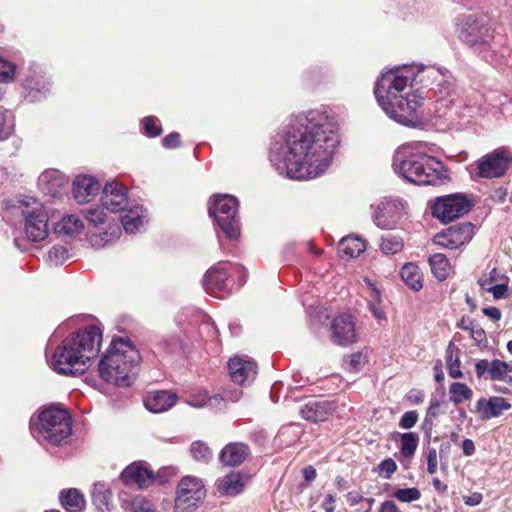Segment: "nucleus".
I'll return each mask as SVG.
<instances>
[{
  "instance_id": "nucleus-1",
  "label": "nucleus",
  "mask_w": 512,
  "mask_h": 512,
  "mask_svg": "<svg viewBox=\"0 0 512 512\" xmlns=\"http://www.w3.org/2000/svg\"><path fill=\"white\" fill-rule=\"evenodd\" d=\"M320 111L311 110L287 125L283 143H274L270 160L279 174L296 180L320 174Z\"/></svg>"
},
{
  "instance_id": "nucleus-2",
  "label": "nucleus",
  "mask_w": 512,
  "mask_h": 512,
  "mask_svg": "<svg viewBox=\"0 0 512 512\" xmlns=\"http://www.w3.org/2000/svg\"><path fill=\"white\" fill-rule=\"evenodd\" d=\"M418 82L416 66L404 65L384 73L378 79L374 94L388 117L405 126L415 127L422 120L419 108L424 97L418 90L400 95L408 86Z\"/></svg>"
},
{
  "instance_id": "nucleus-3",
  "label": "nucleus",
  "mask_w": 512,
  "mask_h": 512,
  "mask_svg": "<svg viewBox=\"0 0 512 512\" xmlns=\"http://www.w3.org/2000/svg\"><path fill=\"white\" fill-rule=\"evenodd\" d=\"M102 341V332L95 325L86 326L83 330L65 338L51 358V367L60 374L81 375L87 369V363L95 358Z\"/></svg>"
},
{
  "instance_id": "nucleus-4",
  "label": "nucleus",
  "mask_w": 512,
  "mask_h": 512,
  "mask_svg": "<svg viewBox=\"0 0 512 512\" xmlns=\"http://www.w3.org/2000/svg\"><path fill=\"white\" fill-rule=\"evenodd\" d=\"M460 38L482 59L495 66L503 64L510 54L504 37L495 33L485 16L463 15Z\"/></svg>"
},
{
  "instance_id": "nucleus-5",
  "label": "nucleus",
  "mask_w": 512,
  "mask_h": 512,
  "mask_svg": "<svg viewBox=\"0 0 512 512\" xmlns=\"http://www.w3.org/2000/svg\"><path fill=\"white\" fill-rule=\"evenodd\" d=\"M393 168L405 180L416 185H441L448 178L441 161L415 150L411 145H403L396 151Z\"/></svg>"
},
{
  "instance_id": "nucleus-6",
  "label": "nucleus",
  "mask_w": 512,
  "mask_h": 512,
  "mask_svg": "<svg viewBox=\"0 0 512 512\" xmlns=\"http://www.w3.org/2000/svg\"><path fill=\"white\" fill-rule=\"evenodd\" d=\"M138 350L127 340L114 339L98 365L99 375L106 382L129 386L137 374Z\"/></svg>"
},
{
  "instance_id": "nucleus-7",
  "label": "nucleus",
  "mask_w": 512,
  "mask_h": 512,
  "mask_svg": "<svg viewBox=\"0 0 512 512\" xmlns=\"http://www.w3.org/2000/svg\"><path fill=\"white\" fill-rule=\"evenodd\" d=\"M31 431L53 445H60L71 435L70 415L58 406L46 408L40 412L37 423H31Z\"/></svg>"
},
{
  "instance_id": "nucleus-8",
  "label": "nucleus",
  "mask_w": 512,
  "mask_h": 512,
  "mask_svg": "<svg viewBox=\"0 0 512 512\" xmlns=\"http://www.w3.org/2000/svg\"><path fill=\"white\" fill-rule=\"evenodd\" d=\"M24 218V232L32 242H40L48 236V210L41 202L34 198L19 201L15 207Z\"/></svg>"
},
{
  "instance_id": "nucleus-9",
  "label": "nucleus",
  "mask_w": 512,
  "mask_h": 512,
  "mask_svg": "<svg viewBox=\"0 0 512 512\" xmlns=\"http://www.w3.org/2000/svg\"><path fill=\"white\" fill-rule=\"evenodd\" d=\"M208 211L217 226L229 239L238 237V201L234 196L214 195L209 201Z\"/></svg>"
},
{
  "instance_id": "nucleus-10",
  "label": "nucleus",
  "mask_w": 512,
  "mask_h": 512,
  "mask_svg": "<svg viewBox=\"0 0 512 512\" xmlns=\"http://www.w3.org/2000/svg\"><path fill=\"white\" fill-rule=\"evenodd\" d=\"M371 208L374 224L385 230L394 229L406 213V203L398 198L385 197Z\"/></svg>"
},
{
  "instance_id": "nucleus-11",
  "label": "nucleus",
  "mask_w": 512,
  "mask_h": 512,
  "mask_svg": "<svg viewBox=\"0 0 512 512\" xmlns=\"http://www.w3.org/2000/svg\"><path fill=\"white\" fill-rule=\"evenodd\" d=\"M205 496L206 490L200 479L192 476L183 477L177 486L175 508L180 512H190Z\"/></svg>"
},
{
  "instance_id": "nucleus-12",
  "label": "nucleus",
  "mask_w": 512,
  "mask_h": 512,
  "mask_svg": "<svg viewBox=\"0 0 512 512\" xmlns=\"http://www.w3.org/2000/svg\"><path fill=\"white\" fill-rule=\"evenodd\" d=\"M472 203L463 195L452 194L439 197L432 205V215L443 223H449L468 213Z\"/></svg>"
},
{
  "instance_id": "nucleus-13",
  "label": "nucleus",
  "mask_w": 512,
  "mask_h": 512,
  "mask_svg": "<svg viewBox=\"0 0 512 512\" xmlns=\"http://www.w3.org/2000/svg\"><path fill=\"white\" fill-rule=\"evenodd\" d=\"M511 162L512 152L507 148L499 147L477 161L478 175L486 179L502 177Z\"/></svg>"
},
{
  "instance_id": "nucleus-14",
  "label": "nucleus",
  "mask_w": 512,
  "mask_h": 512,
  "mask_svg": "<svg viewBox=\"0 0 512 512\" xmlns=\"http://www.w3.org/2000/svg\"><path fill=\"white\" fill-rule=\"evenodd\" d=\"M339 124L334 114H328L327 110H322V173L324 168H327L336 154L340 144V137L338 134Z\"/></svg>"
},
{
  "instance_id": "nucleus-15",
  "label": "nucleus",
  "mask_w": 512,
  "mask_h": 512,
  "mask_svg": "<svg viewBox=\"0 0 512 512\" xmlns=\"http://www.w3.org/2000/svg\"><path fill=\"white\" fill-rule=\"evenodd\" d=\"M331 341L341 347H347L358 341L356 323L349 314H340L330 324Z\"/></svg>"
},
{
  "instance_id": "nucleus-16",
  "label": "nucleus",
  "mask_w": 512,
  "mask_h": 512,
  "mask_svg": "<svg viewBox=\"0 0 512 512\" xmlns=\"http://www.w3.org/2000/svg\"><path fill=\"white\" fill-rule=\"evenodd\" d=\"M474 235V226L470 222H464L450 226L445 231L434 237V243L448 249H457L468 243Z\"/></svg>"
},
{
  "instance_id": "nucleus-17",
  "label": "nucleus",
  "mask_w": 512,
  "mask_h": 512,
  "mask_svg": "<svg viewBox=\"0 0 512 512\" xmlns=\"http://www.w3.org/2000/svg\"><path fill=\"white\" fill-rule=\"evenodd\" d=\"M416 73L418 74V82L424 80V76L434 79L439 78L437 88L435 89L436 101L441 103L445 107H449L454 103V84L451 80L444 79V75L440 74L439 71H435L431 68H423L416 66Z\"/></svg>"
},
{
  "instance_id": "nucleus-18",
  "label": "nucleus",
  "mask_w": 512,
  "mask_h": 512,
  "mask_svg": "<svg viewBox=\"0 0 512 512\" xmlns=\"http://www.w3.org/2000/svg\"><path fill=\"white\" fill-rule=\"evenodd\" d=\"M128 203L126 188L116 181L107 182L101 196L102 206L111 212L123 211Z\"/></svg>"
},
{
  "instance_id": "nucleus-19",
  "label": "nucleus",
  "mask_w": 512,
  "mask_h": 512,
  "mask_svg": "<svg viewBox=\"0 0 512 512\" xmlns=\"http://www.w3.org/2000/svg\"><path fill=\"white\" fill-rule=\"evenodd\" d=\"M228 266L229 264L226 262H218L205 273L202 285L208 293L221 292L226 289V281L229 276Z\"/></svg>"
},
{
  "instance_id": "nucleus-20",
  "label": "nucleus",
  "mask_w": 512,
  "mask_h": 512,
  "mask_svg": "<svg viewBox=\"0 0 512 512\" xmlns=\"http://www.w3.org/2000/svg\"><path fill=\"white\" fill-rule=\"evenodd\" d=\"M228 369L234 383L243 385L256 376V363L242 357H234L228 362Z\"/></svg>"
},
{
  "instance_id": "nucleus-21",
  "label": "nucleus",
  "mask_w": 512,
  "mask_h": 512,
  "mask_svg": "<svg viewBox=\"0 0 512 512\" xmlns=\"http://www.w3.org/2000/svg\"><path fill=\"white\" fill-rule=\"evenodd\" d=\"M121 479L127 485L137 484L139 488H146L153 483L154 474L143 463L134 462L123 470Z\"/></svg>"
},
{
  "instance_id": "nucleus-22",
  "label": "nucleus",
  "mask_w": 512,
  "mask_h": 512,
  "mask_svg": "<svg viewBox=\"0 0 512 512\" xmlns=\"http://www.w3.org/2000/svg\"><path fill=\"white\" fill-rule=\"evenodd\" d=\"M511 408V404L503 397L480 398L476 402V410L481 420L499 417Z\"/></svg>"
},
{
  "instance_id": "nucleus-23",
  "label": "nucleus",
  "mask_w": 512,
  "mask_h": 512,
  "mask_svg": "<svg viewBox=\"0 0 512 512\" xmlns=\"http://www.w3.org/2000/svg\"><path fill=\"white\" fill-rule=\"evenodd\" d=\"M178 396L167 390L148 392L145 399V407L153 413H161L175 405Z\"/></svg>"
},
{
  "instance_id": "nucleus-24",
  "label": "nucleus",
  "mask_w": 512,
  "mask_h": 512,
  "mask_svg": "<svg viewBox=\"0 0 512 512\" xmlns=\"http://www.w3.org/2000/svg\"><path fill=\"white\" fill-rule=\"evenodd\" d=\"M100 189V184L91 176H78L73 182L72 193L75 200L82 204L89 202Z\"/></svg>"
},
{
  "instance_id": "nucleus-25",
  "label": "nucleus",
  "mask_w": 512,
  "mask_h": 512,
  "mask_svg": "<svg viewBox=\"0 0 512 512\" xmlns=\"http://www.w3.org/2000/svg\"><path fill=\"white\" fill-rule=\"evenodd\" d=\"M250 453L248 445L242 442L227 444L220 452L219 461L225 466H239Z\"/></svg>"
},
{
  "instance_id": "nucleus-26",
  "label": "nucleus",
  "mask_w": 512,
  "mask_h": 512,
  "mask_svg": "<svg viewBox=\"0 0 512 512\" xmlns=\"http://www.w3.org/2000/svg\"><path fill=\"white\" fill-rule=\"evenodd\" d=\"M38 182L44 193L52 198H60L62 196L61 188L67 183V179L59 171L49 170L39 176Z\"/></svg>"
},
{
  "instance_id": "nucleus-27",
  "label": "nucleus",
  "mask_w": 512,
  "mask_h": 512,
  "mask_svg": "<svg viewBox=\"0 0 512 512\" xmlns=\"http://www.w3.org/2000/svg\"><path fill=\"white\" fill-rule=\"evenodd\" d=\"M246 481V475L240 472H231L218 481L217 489L221 494L236 496L243 491Z\"/></svg>"
},
{
  "instance_id": "nucleus-28",
  "label": "nucleus",
  "mask_w": 512,
  "mask_h": 512,
  "mask_svg": "<svg viewBox=\"0 0 512 512\" xmlns=\"http://www.w3.org/2000/svg\"><path fill=\"white\" fill-rule=\"evenodd\" d=\"M365 249V241L358 236L344 237L338 244L339 255L347 259L358 257Z\"/></svg>"
},
{
  "instance_id": "nucleus-29",
  "label": "nucleus",
  "mask_w": 512,
  "mask_h": 512,
  "mask_svg": "<svg viewBox=\"0 0 512 512\" xmlns=\"http://www.w3.org/2000/svg\"><path fill=\"white\" fill-rule=\"evenodd\" d=\"M60 501L68 512H79L85 506L84 496L75 488L62 491L60 494Z\"/></svg>"
},
{
  "instance_id": "nucleus-30",
  "label": "nucleus",
  "mask_w": 512,
  "mask_h": 512,
  "mask_svg": "<svg viewBox=\"0 0 512 512\" xmlns=\"http://www.w3.org/2000/svg\"><path fill=\"white\" fill-rule=\"evenodd\" d=\"M429 265L433 275L440 281L447 279L451 273L448 258L442 253H436L429 257Z\"/></svg>"
},
{
  "instance_id": "nucleus-31",
  "label": "nucleus",
  "mask_w": 512,
  "mask_h": 512,
  "mask_svg": "<svg viewBox=\"0 0 512 512\" xmlns=\"http://www.w3.org/2000/svg\"><path fill=\"white\" fill-rule=\"evenodd\" d=\"M400 275L405 284L412 290L419 291L423 287L421 272L416 265L412 263L405 264L400 271Z\"/></svg>"
},
{
  "instance_id": "nucleus-32",
  "label": "nucleus",
  "mask_w": 512,
  "mask_h": 512,
  "mask_svg": "<svg viewBox=\"0 0 512 512\" xmlns=\"http://www.w3.org/2000/svg\"><path fill=\"white\" fill-rule=\"evenodd\" d=\"M54 229L59 234L73 236L83 229V223L77 216L68 215L57 222Z\"/></svg>"
},
{
  "instance_id": "nucleus-33",
  "label": "nucleus",
  "mask_w": 512,
  "mask_h": 512,
  "mask_svg": "<svg viewBox=\"0 0 512 512\" xmlns=\"http://www.w3.org/2000/svg\"><path fill=\"white\" fill-rule=\"evenodd\" d=\"M142 209H130L128 212L121 216V223L127 233H134L140 229L144 223V216L140 213Z\"/></svg>"
},
{
  "instance_id": "nucleus-34",
  "label": "nucleus",
  "mask_w": 512,
  "mask_h": 512,
  "mask_svg": "<svg viewBox=\"0 0 512 512\" xmlns=\"http://www.w3.org/2000/svg\"><path fill=\"white\" fill-rule=\"evenodd\" d=\"M446 368L450 377L454 379H460L463 377V373L460 369L461 361L459 358V350L454 349L451 343L446 349Z\"/></svg>"
},
{
  "instance_id": "nucleus-35",
  "label": "nucleus",
  "mask_w": 512,
  "mask_h": 512,
  "mask_svg": "<svg viewBox=\"0 0 512 512\" xmlns=\"http://www.w3.org/2000/svg\"><path fill=\"white\" fill-rule=\"evenodd\" d=\"M379 247L385 255H393L402 251L404 241L399 235L386 234L381 237Z\"/></svg>"
},
{
  "instance_id": "nucleus-36",
  "label": "nucleus",
  "mask_w": 512,
  "mask_h": 512,
  "mask_svg": "<svg viewBox=\"0 0 512 512\" xmlns=\"http://www.w3.org/2000/svg\"><path fill=\"white\" fill-rule=\"evenodd\" d=\"M472 396V389L465 383L453 382L449 387V399L455 405L470 400Z\"/></svg>"
},
{
  "instance_id": "nucleus-37",
  "label": "nucleus",
  "mask_w": 512,
  "mask_h": 512,
  "mask_svg": "<svg viewBox=\"0 0 512 512\" xmlns=\"http://www.w3.org/2000/svg\"><path fill=\"white\" fill-rule=\"evenodd\" d=\"M366 363V355L362 351H357L344 356L342 361L343 368L350 373H358Z\"/></svg>"
},
{
  "instance_id": "nucleus-38",
  "label": "nucleus",
  "mask_w": 512,
  "mask_h": 512,
  "mask_svg": "<svg viewBox=\"0 0 512 512\" xmlns=\"http://www.w3.org/2000/svg\"><path fill=\"white\" fill-rule=\"evenodd\" d=\"M110 491L105 487L104 484H95L92 490V501L98 510L104 511V508L108 507L110 499Z\"/></svg>"
},
{
  "instance_id": "nucleus-39",
  "label": "nucleus",
  "mask_w": 512,
  "mask_h": 512,
  "mask_svg": "<svg viewBox=\"0 0 512 512\" xmlns=\"http://www.w3.org/2000/svg\"><path fill=\"white\" fill-rule=\"evenodd\" d=\"M319 299L317 295L306 293L303 296L302 304L307 309V316L312 324H317L320 311L318 309Z\"/></svg>"
},
{
  "instance_id": "nucleus-40",
  "label": "nucleus",
  "mask_w": 512,
  "mask_h": 512,
  "mask_svg": "<svg viewBox=\"0 0 512 512\" xmlns=\"http://www.w3.org/2000/svg\"><path fill=\"white\" fill-rule=\"evenodd\" d=\"M419 437L414 432L401 435V453L405 457H411L418 447Z\"/></svg>"
},
{
  "instance_id": "nucleus-41",
  "label": "nucleus",
  "mask_w": 512,
  "mask_h": 512,
  "mask_svg": "<svg viewBox=\"0 0 512 512\" xmlns=\"http://www.w3.org/2000/svg\"><path fill=\"white\" fill-rule=\"evenodd\" d=\"M191 454L196 461L208 463L212 457V450L202 441H195L190 447Z\"/></svg>"
},
{
  "instance_id": "nucleus-42",
  "label": "nucleus",
  "mask_w": 512,
  "mask_h": 512,
  "mask_svg": "<svg viewBox=\"0 0 512 512\" xmlns=\"http://www.w3.org/2000/svg\"><path fill=\"white\" fill-rule=\"evenodd\" d=\"M490 379L512 383V376H507V362L499 359L491 361Z\"/></svg>"
},
{
  "instance_id": "nucleus-43",
  "label": "nucleus",
  "mask_w": 512,
  "mask_h": 512,
  "mask_svg": "<svg viewBox=\"0 0 512 512\" xmlns=\"http://www.w3.org/2000/svg\"><path fill=\"white\" fill-rule=\"evenodd\" d=\"M105 208L101 206L91 207L82 211L85 219L92 225L98 226L105 222L106 213Z\"/></svg>"
},
{
  "instance_id": "nucleus-44",
  "label": "nucleus",
  "mask_w": 512,
  "mask_h": 512,
  "mask_svg": "<svg viewBox=\"0 0 512 512\" xmlns=\"http://www.w3.org/2000/svg\"><path fill=\"white\" fill-rule=\"evenodd\" d=\"M320 403L316 399L308 401L305 406L301 409L302 417L308 421L317 423L319 420Z\"/></svg>"
},
{
  "instance_id": "nucleus-45",
  "label": "nucleus",
  "mask_w": 512,
  "mask_h": 512,
  "mask_svg": "<svg viewBox=\"0 0 512 512\" xmlns=\"http://www.w3.org/2000/svg\"><path fill=\"white\" fill-rule=\"evenodd\" d=\"M68 258V249L63 245H55L48 252L49 261L55 265L62 264Z\"/></svg>"
},
{
  "instance_id": "nucleus-46",
  "label": "nucleus",
  "mask_w": 512,
  "mask_h": 512,
  "mask_svg": "<svg viewBox=\"0 0 512 512\" xmlns=\"http://www.w3.org/2000/svg\"><path fill=\"white\" fill-rule=\"evenodd\" d=\"M394 497L401 502L410 503V502L420 499L421 493H420L419 489H417L415 487L403 488V489H398L397 491H395Z\"/></svg>"
},
{
  "instance_id": "nucleus-47",
  "label": "nucleus",
  "mask_w": 512,
  "mask_h": 512,
  "mask_svg": "<svg viewBox=\"0 0 512 512\" xmlns=\"http://www.w3.org/2000/svg\"><path fill=\"white\" fill-rule=\"evenodd\" d=\"M15 74V65L0 57V83L12 81Z\"/></svg>"
},
{
  "instance_id": "nucleus-48",
  "label": "nucleus",
  "mask_w": 512,
  "mask_h": 512,
  "mask_svg": "<svg viewBox=\"0 0 512 512\" xmlns=\"http://www.w3.org/2000/svg\"><path fill=\"white\" fill-rule=\"evenodd\" d=\"M158 120L156 117L149 116L144 120L145 133L149 137H157L162 133V128L157 124Z\"/></svg>"
},
{
  "instance_id": "nucleus-49",
  "label": "nucleus",
  "mask_w": 512,
  "mask_h": 512,
  "mask_svg": "<svg viewBox=\"0 0 512 512\" xmlns=\"http://www.w3.org/2000/svg\"><path fill=\"white\" fill-rule=\"evenodd\" d=\"M426 462H427V472L431 475L437 472L438 467V456L437 451L433 447H428L426 449Z\"/></svg>"
},
{
  "instance_id": "nucleus-50",
  "label": "nucleus",
  "mask_w": 512,
  "mask_h": 512,
  "mask_svg": "<svg viewBox=\"0 0 512 512\" xmlns=\"http://www.w3.org/2000/svg\"><path fill=\"white\" fill-rule=\"evenodd\" d=\"M468 331L470 332V336L478 344L486 342V340H487L486 333L480 325L474 323L473 321H469V330Z\"/></svg>"
},
{
  "instance_id": "nucleus-51",
  "label": "nucleus",
  "mask_w": 512,
  "mask_h": 512,
  "mask_svg": "<svg viewBox=\"0 0 512 512\" xmlns=\"http://www.w3.org/2000/svg\"><path fill=\"white\" fill-rule=\"evenodd\" d=\"M417 420L418 413L416 411H407L402 415L399 426L403 429H411L415 426Z\"/></svg>"
},
{
  "instance_id": "nucleus-52",
  "label": "nucleus",
  "mask_w": 512,
  "mask_h": 512,
  "mask_svg": "<svg viewBox=\"0 0 512 512\" xmlns=\"http://www.w3.org/2000/svg\"><path fill=\"white\" fill-rule=\"evenodd\" d=\"M508 285L507 284H496L486 288V291L492 293L495 299H504L508 297Z\"/></svg>"
},
{
  "instance_id": "nucleus-53",
  "label": "nucleus",
  "mask_w": 512,
  "mask_h": 512,
  "mask_svg": "<svg viewBox=\"0 0 512 512\" xmlns=\"http://www.w3.org/2000/svg\"><path fill=\"white\" fill-rule=\"evenodd\" d=\"M378 468L381 474L385 473V478H390V476L397 470V465L393 459L387 458L379 464Z\"/></svg>"
},
{
  "instance_id": "nucleus-54",
  "label": "nucleus",
  "mask_w": 512,
  "mask_h": 512,
  "mask_svg": "<svg viewBox=\"0 0 512 512\" xmlns=\"http://www.w3.org/2000/svg\"><path fill=\"white\" fill-rule=\"evenodd\" d=\"M491 362L487 359H481L475 364V373L478 378L490 377Z\"/></svg>"
},
{
  "instance_id": "nucleus-55",
  "label": "nucleus",
  "mask_w": 512,
  "mask_h": 512,
  "mask_svg": "<svg viewBox=\"0 0 512 512\" xmlns=\"http://www.w3.org/2000/svg\"><path fill=\"white\" fill-rule=\"evenodd\" d=\"M439 408H440V402L436 398L431 399L429 407L427 409V415L424 420L425 425L427 423H429L430 426L432 425V418H436L438 416Z\"/></svg>"
},
{
  "instance_id": "nucleus-56",
  "label": "nucleus",
  "mask_w": 512,
  "mask_h": 512,
  "mask_svg": "<svg viewBox=\"0 0 512 512\" xmlns=\"http://www.w3.org/2000/svg\"><path fill=\"white\" fill-rule=\"evenodd\" d=\"M133 512H156L150 501L145 499H136L133 502Z\"/></svg>"
},
{
  "instance_id": "nucleus-57",
  "label": "nucleus",
  "mask_w": 512,
  "mask_h": 512,
  "mask_svg": "<svg viewBox=\"0 0 512 512\" xmlns=\"http://www.w3.org/2000/svg\"><path fill=\"white\" fill-rule=\"evenodd\" d=\"M162 144L167 149H173L180 145V135L177 132H172L165 136L162 140Z\"/></svg>"
},
{
  "instance_id": "nucleus-58",
  "label": "nucleus",
  "mask_w": 512,
  "mask_h": 512,
  "mask_svg": "<svg viewBox=\"0 0 512 512\" xmlns=\"http://www.w3.org/2000/svg\"><path fill=\"white\" fill-rule=\"evenodd\" d=\"M211 401V398H208L206 394L199 395L198 397L192 396L187 401L189 405L193 407H204L207 405L208 402Z\"/></svg>"
},
{
  "instance_id": "nucleus-59",
  "label": "nucleus",
  "mask_w": 512,
  "mask_h": 512,
  "mask_svg": "<svg viewBox=\"0 0 512 512\" xmlns=\"http://www.w3.org/2000/svg\"><path fill=\"white\" fill-rule=\"evenodd\" d=\"M482 312L485 316L491 318L493 321H499L502 317V313L497 307H484Z\"/></svg>"
},
{
  "instance_id": "nucleus-60",
  "label": "nucleus",
  "mask_w": 512,
  "mask_h": 512,
  "mask_svg": "<svg viewBox=\"0 0 512 512\" xmlns=\"http://www.w3.org/2000/svg\"><path fill=\"white\" fill-rule=\"evenodd\" d=\"M497 274H498V273H497V270H496L495 268H494V269H492V270H491V272L489 273V277H487V278H485V279H479V280H478V284H479L482 288L486 289L487 287H489V286H490V284H491L492 282H494V281H496V280H497Z\"/></svg>"
},
{
  "instance_id": "nucleus-61",
  "label": "nucleus",
  "mask_w": 512,
  "mask_h": 512,
  "mask_svg": "<svg viewBox=\"0 0 512 512\" xmlns=\"http://www.w3.org/2000/svg\"><path fill=\"white\" fill-rule=\"evenodd\" d=\"M483 497L481 493H473L469 496L464 497V503L469 506L479 505L482 501Z\"/></svg>"
},
{
  "instance_id": "nucleus-62",
  "label": "nucleus",
  "mask_w": 512,
  "mask_h": 512,
  "mask_svg": "<svg viewBox=\"0 0 512 512\" xmlns=\"http://www.w3.org/2000/svg\"><path fill=\"white\" fill-rule=\"evenodd\" d=\"M379 512H400L395 502L391 500H386L381 503Z\"/></svg>"
},
{
  "instance_id": "nucleus-63",
  "label": "nucleus",
  "mask_w": 512,
  "mask_h": 512,
  "mask_svg": "<svg viewBox=\"0 0 512 512\" xmlns=\"http://www.w3.org/2000/svg\"><path fill=\"white\" fill-rule=\"evenodd\" d=\"M463 453L466 456H471L475 453V445L471 439H465L462 442Z\"/></svg>"
},
{
  "instance_id": "nucleus-64",
  "label": "nucleus",
  "mask_w": 512,
  "mask_h": 512,
  "mask_svg": "<svg viewBox=\"0 0 512 512\" xmlns=\"http://www.w3.org/2000/svg\"><path fill=\"white\" fill-rule=\"evenodd\" d=\"M303 476H304L305 480L308 482L314 480L317 476L316 469L313 468L312 466H308V467L304 468Z\"/></svg>"
}]
</instances>
